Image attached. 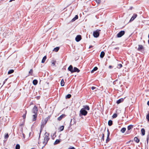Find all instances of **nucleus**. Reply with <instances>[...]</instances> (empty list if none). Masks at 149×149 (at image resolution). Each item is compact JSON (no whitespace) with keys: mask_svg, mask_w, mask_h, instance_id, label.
<instances>
[{"mask_svg":"<svg viewBox=\"0 0 149 149\" xmlns=\"http://www.w3.org/2000/svg\"><path fill=\"white\" fill-rule=\"evenodd\" d=\"M68 69V70L70 71L72 73L75 72H79V70L77 68L74 67L73 69L72 66H70Z\"/></svg>","mask_w":149,"mask_h":149,"instance_id":"nucleus-1","label":"nucleus"},{"mask_svg":"<svg viewBox=\"0 0 149 149\" xmlns=\"http://www.w3.org/2000/svg\"><path fill=\"white\" fill-rule=\"evenodd\" d=\"M47 123V120H46L45 119L44 120H42V122H41V123L40 125L41 129L40 130V133L39 134V137H40L42 129L43 128L44 125H45Z\"/></svg>","mask_w":149,"mask_h":149,"instance_id":"nucleus-2","label":"nucleus"},{"mask_svg":"<svg viewBox=\"0 0 149 149\" xmlns=\"http://www.w3.org/2000/svg\"><path fill=\"white\" fill-rule=\"evenodd\" d=\"M100 31V30H97L94 31L93 32V35L95 38H97L99 36V31Z\"/></svg>","mask_w":149,"mask_h":149,"instance_id":"nucleus-3","label":"nucleus"},{"mask_svg":"<svg viewBox=\"0 0 149 149\" xmlns=\"http://www.w3.org/2000/svg\"><path fill=\"white\" fill-rule=\"evenodd\" d=\"M48 134H47L46 133V135L44 139V141L43 142V143L44 145H45L47 144L48 141L49 139V138L48 137Z\"/></svg>","mask_w":149,"mask_h":149,"instance_id":"nucleus-4","label":"nucleus"},{"mask_svg":"<svg viewBox=\"0 0 149 149\" xmlns=\"http://www.w3.org/2000/svg\"><path fill=\"white\" fill-rule=\"evenodd\" d=\"M125 33V31H122L119 32L117 35V37L120 38Z\"/></svg>","mask_w":149,"mask_h":149,"instance_id":"nucleus-5","label":"nucleus"},{"mask_svg":"<svg viewBox=\"0 0 149 149\" xmlns=\"http://www.w3.org/2000/svg\"><path fill=\"white\" fill-rule=\"evenodd\" d=\"M80 114L82 115L86 116V115L87 113V112L84 109H81L80 111Z\"/></svg>","mask_w":149,"mask_h":149,"instance_id":"nucleus-6","label":"nucleus"},{"mask_svg":"<svg viewBox=\"0 0 149 149\" xmlns=\"http://www.w3.org/2000/svg\"><path fill=\"white\" fill-rule=\"evenodd\" d=\"M138 50L139 51L142 52L144 50L143 47V45H139Z\"/></svg>","mask_w":149,"mask_h":149,"instance_id":"nucleus-7","label":"nucleus"},{"mask_svg":"<svg viewBox=\"0 0 149 149\" xmlns=\"http://www.w3.org/2000/svg\"><path fill=\"white\" fill-rule=\"evenodd\" d=\"M38 111L37 107L36 106H35L32 110V112L35 114H37Z\"/></svg>","mask_w":149,"mask_h":149,"instance_id":"nucleus-8","label":"nucleus"},{"mask_svg":"<svg viewBox=\"0 0 149 149\" xmlns=\"http://www.w3.org/2000/svg\"><path fill=\"white\" fill-rule=\"evenodd\" d=\"M81 39V36L80 35H77L75 38V40L77 42H79Z\"/></svg>","mask_w":149,"mask_h":149,"instance_id":"nucleus-9","label":"nucleus"},{"mask_svg":"<svg viewBox=\"0 0 149 149\" xmlns=\"http://www.w3.org/2000/svg\"><path fill=\"white\" fill-rule=\"evenodd\" d=\"M137 16V15L136 14H133V16L131 17V19L130 20V22L133 21Z\"/></svg>","mask_w":149,"mask_h":149,"instance_id":"nucleus-10","label":"nucleus"},{"mask_svg":"<svg viewBox=\"0 0 149 149\" xmlns=\"http://www.w3.org/2000/svg\"><path fill=\"white\" fill-rule=\"evenodd\" d=\"M110 135V132L108 130H107V139H106V142L107 143L109 141V136Z\"/></svg>","mask_w":149,"mask_h":149,"instance_id":"nucleus-11","label":"nucleus"},{"mask_svg":"<svg viewBox=\"0 0 149 149\" xmlns=\"http://www.w3.org/2000/svg\"><path fill=\"white\" fill-rule=\"evenodd\" d=\"M65 116V115L64 114H62L61 116L60 117H58V118L57 119L58 120L60 121L61 120V119L63 118Z\"/></svg>","mask_w":149,"mask_h":149,"instance_id":"nucleus-12","label":"nucleus"},{"mask_svg":"<svg viewBox=\"0 0 149 149\" xmlns=\"http://www.w3.org/2000/svg\"><path fill=\"white\" fill-rule=\"evenodd\" d=\"M124 100V99L123 98H121L119 100H118L117 101V103L118 104H119L121 102H123Z\"/></svg>","mask_w":149,"mask_h":149,"instance_id":"nucleus-13","label":"nucleus"},{"mask_svg":"<svg viewBox=\"0 0 149 149\" xmlns=\"http://www.w3.org/2000/svg\"><path fill=\"white\" fill-rule=\"evenodd\" d=\"M78 16L77 15H76L75 17L73 18L71 20L72 22H73L74 21L78 19Z\"/></svg>","mask_w":149,"mask_h":149,"instance_id":"nucleus-14","label":"nucleus"},{"mask_svg":"<svg viewBox=\"0 0 149 149\" xmlns=\"http://www.w3.org/2000/svg\"><path fill=\"white\" fill-rule=\"evenodd\" d=\"M84 108L82 109H86L87 110H89V106L87 105L83 106Z\"/></svg>","mask_w":149,"mask_h":149,"instance_id":"nucleus-15","label":"nucleus"},{"mask_svg":"<svg viewBox=\"0 0 149 149\" xmlns=\"http://www.w3.org/2000/svg\"><path fill=\"white\" fill-rule=\"evenodd\" d=\"M37 115V114H35L33 115V120L35 121L36 120Z\"/></svg>","mask_w":149,"mask_h":149,"instance_id":"nucleus-16","label":"nucleus"},{"mask_svg":"<svg viewBox=\"0 0 149 149\" xmlns=\"http://www.w3.org/2000/svg\"><path fill=\"white\" fill-rule=\"evenodd\" d=\"M47 58V57L46 56H45L43 58L42 60V61H41V63H44L45 62V60H46Z\"/></svg>","mask_w":149,"mask_h":149,"instance_id":"nucleus-17","label":"nucleus"},{"mask_svg":"<svg viewBox=\"0 0 149 149\" xmlns=\"http://www.w3.org/2000/svg\"><path fill=\"white\" fill-rule=\"evenodd\" d=\"M105 53L103 51L100 54V57L101 58H103L104 56V55Z\"/></svg>","mask_w":149,"mask_h":149,"instance_id":"nucleus-18","label":"nucleus"},{"mask_svg":"<svg viewBox=\"0 0 149 149\" xmlns=\"http://www.w3.org/2000/svg\"><path fill=\"white\" fill-rule=\"evenodd\" d=\"M98 69V68H97V67H95L93 69V70H92L91 71V73H93L94 71H96V70H97Z\"/></svg>","mask_w":149,"mask_h":149,"instance_id":"nucleus-19","label":"nucleus"},{"mask_svg":"<svg viewBox=\"0 0 149 149\" xmlns=\"http://www.w3.org/2000/svg\"><path fill=\"white\" fill-rule=\"evenodd\" d=\"M38 81L36 79H34L33 81V83L34 85H36Z\"/></svg>","mask_w":149,"mask_h":149,"instance_id":"nucleus-20","label":"nucleus"},{"mask_svg":"<svg viewBox=\"0 0 149 149\" xmlns=\"http://www.w3.org/2000/svg\"><path fill=\"white\" fill-rule=\"evenodd\" d=\"M141 132L142 135L143 136L145 134V130L144 129L142 128L141 130Z\"/></svg>","mask_w":149,"mask_h":149,"instance_id":"nucleus-21","label":"nucleus"},{"mask_svg":"<svg viewBox=\"0 0 149 149\" xmlns=\"http://www.w3.org/2000/svg\"><path fill=\"white\" fill-rule=\"evenodd\" d=\"M65 82H64V80L63 79L61 80V86H63L64 85Z\"/></svg>","mask_w":149,"mask_h":149,"instance_id":"nucleus-22","label":"nucleus"},{"mask_svg":"<svg viewBox=\"0 0 149 149\" xmlns=\"http://www.w3.org/2000/svg\"><path fill=\"white\" fill-rule=\"evenodd\" d=\"M134 141L137 143H139V140L138 139L137 137H135L134 139Z\"/></svg>","mask_w":149,"mask_h":149,"instance_id":"nucleus-23","label":"nucleus"},{"mask_svg":"<svg viewBox=\"0 0 149 149\" xmlns=\"http://www.w3.org/2000/svg\"><path fill=\"white\" fill-rule=\"evenodd\" d=\"M64 128V126H61L59 128V130L60 131H63Z\"/></svg>","mask_w":149,"mask_h":149,"instance_id":"nucleus-24","label":"nucleus"},{"mask_svg":"<svg viewBox=\"0 0 149 149\" xmlns=\"http://www.w3.org/2000/svg\"><path fill=\"white\" fill-rule=\"evenodd\" d=\"M14 72V71L13 70H10L8 72V74H10L11 73H13Z\"/></svg>","mask_w":149,"mask_h":149,"instance_id":"nucleus-25","label":"nucleus"},{"mask_svg":"<svg viewBox=\"0 0 149 149\" xmlns=\"http://www.w3.org/2000/svg\"><path fill=\"white\" fill-rule=\"evenodd\" d=\"M59 47H57L54 49V51H55L56 52H57L59 50Z\"/></svg>","mask_w":149,"mask_h":149,"instance_id":"nucleus-26","label":"nucleus"},{"mask_svg":"<svg viewBox=\"0 0 149 149\" xmlns=\"http://www.w3.org/2000/svg\"><path fill=\"white\" fill-rule=\"evenodd\" d=\"M133 127V126L131 125L127 127V129L128 130H130L132 129Z\"/></svg>","mask_w":149,"mask_h":149,"instance_id":"nucleus-27","label":"nucleus"},{"mask_svg":"<svg viewBox=\"0 0 149 149\" xmlns=\"http://www.w3.org/2000/svg\"><path fill=\"white\" fill-rule=\"evenodd\" d=\"M108 125L109 126L111 125H112V121L111 120H109V121H108Z\"/></svg>","mask_w":149,"mask_h":149,"instance_id":"nucleus-28","label":"nucleus"},{"mask_svg":"<svg viewBox=\"0 0 149 149\" xmlns=\"http://www.w3.org/2000/svg\"><path fill=\"white\" fill-rule=\"evenodd\" d=\"M126 130V128L125 127L122 128L121 130V132L123 133H124Z\"/></svg>","mask_w":149,"mask_h":149,"instance_id":"nucleus-29","label":"nucleus"},{"mask_svg":"<svg viewBox=\"0 0 149 149\" xmlns=\"http://www.w3.org/2000/svg\"><path fill=\"white\" fill-rule=\"evenodd\" d=\"M60 142V141L58 139L56 140L55 142H54V144H56L59 143Z\"/></svg>","mask_w":149,"mask_h":149,"instance_id":"nucleus-30","label":"nucleus"},{"mask_svg":"<svg viewBox=\"0 0 149 149\" xmlns=\"http://www.w3.org/2000/svg\"><path fill=\"white\" fill-rule=\"evenodd\" d=\"M95 1L98 4H100L101 2L100 0H95Z\"/></svg>","mask_w":149,"mask_h":149,"instance_id":"nucleus-31","label":"nucleus"},{"mask_svg":"<svg viewBox=\"0 0 149 149\" xmlns=\"http://www.w3.org/2000/svg\"><path fill=\"white\" fill-rule=\"evenodd\" d=\"M20 146L19 144H17L16 145V147H15V149H19L20 148Z\"/></svg>","mask_w":149,"mask_h":149,"instance_id":"nucleus-32","label":"nucleus"},{"mask_svg":"<svg viewBox=\"0 0 149 149\" xmlns=\"http://www.w3.org/2000/svg\"><path fill=\"white\" fill-rule=\"evenodd\" d=\"M71 96V95L70 94H68L66 96V98H69Z\"/></svg>","mask_w":149,"mask_h":149,"instance_id":"nucleus-33","label":"nucleus"},{"mask_svg":"<svg viewBox=\"0 0 149 149\" xmlns=\"http://www.w3.org/2000/svg\"><path fill=\"white\" fill-rule=\"evenodd\" d=\"M56 61L55 60H52L51 62L52 64L54 65H55L56 64Z\"/></svg>","mask_w":149,"mask_h":149,"instance_id":"nucleus-34","label":"nucleus"},{"mask_svg":"<svg viewBox=\"0 0 149 149\" xmlns=\"http://www.w3.org/2000/svg\"><path fill=\"white\" fill-rule=\"evenodd\" d=\"M33 70L32 69H31L30 70V71H29V74H31V75H32V74L33 73Z\"/></svg>","mask_w":149,"mask_h":149,"instance_id":"nucleus-35","label":"nucleus"},{"mask_svg":"<svg viewBox=\"0 0 149 149\" xmlns=\"http://www.w3.org/2000/svg\"><path fill=\"white\" fill-rule=\"evenodd\" d=\"M117 114L116 113H115L113 115L112 117L113 118H116V117H117Z\"/></svg>","mask_w":149,"mask_h":149,"instance_id":"nucleus-36","label":"nucleus"},{"mask_svg":"<svg viewBox=\"0 0 149 149\" xmlns=\"http://www.w3.org/2000/svg\"><path fill=\"white\" fill-rule=\"evenodd\" d=\"M146 118L147 119L148 121H149V113H148L146 116Z\"/></svg>","mask_w":149,"mask_h":149,"instance_id":"nucleus-37","label":"nucleus"},{"mask_svg":"<svg viewBox=\"0 0 149 149\" xmlns=\"http://www.w3.org/2000/svg\"><path fill=\"white\" fill-rule=\"evenodd\" d=\"M8 134H6L5 136V139H7V138H8Z\"/></svg>","mask_w":149,"mask_h":149,"instance_id":"nucleus-38","label":"nucleus"},{"mask_svg":"<svg viewBox=\"0 0 149 149\" xmlns=\"http://www.w3.org/2000/svg\"><path fill=\"white\" fill-rule=\"evenodd\" d=\"M104 134H102V139L103 140V141H104Z\"/></svg>","mask_w":149,"mask_h":149,"instance_id":"nucleus-39","label":"nucleus"},{"mask_svg":"<svg viewBox=\"0 0 149 149\" xmlns=\"http://www.w3.org/2000/svg\"><path fill=\"white\" fill-rule=\"evenodd\" d=\"M95 88V87L94 86H93L91 87V89L92 90H94Z\"/></svg>","mask_w":149,"mask_h":149,"instance_id":"nucleus-40","label":"nucleus"},{"mask_svg":"<svg viewBox=\"0 0 149 149\" xmlns=\"http://www.w3.org/2000/svg\"><path fill=\"white\" fill-rule=\"evenodd\" d=\"M23 117L24 118H25L26 117V115L25 114H24L23 116Z\"/></svg>","mask_w":149,"mask_h":149,"instance_id":"nucleus-41","label":"nucleus"},{"mask_svg":"<svg viewBox=\"0 0 149 149\" xmlns=\"http://www.w3.org/2000/svg\"><path fill=\"white\" fill-rule=\"evenodd\" d=\"M119 67H117V68H120L121 67H122V65H121V66H118Z\"/></svg>","mask_w":149,"mask_h":149,"instance_id":"nucleus-42","label":"nucleus"},{"mask_svg":"<svg viewBox=\"0 0 149 149\" xmlns=\"http://www.w3.org/2000/svg\"><path fill=\"white\" fill-rule=\"evenodd\" d=\"M22 135H23V137L24 138H25V135L24 134H22Z\"/></svg>","mask_w":149,"mask_h":149,"instance_id":"nucleus-43","label":"nucleus"},{"mask_svg":"<svg viewBox=\"0 0 149 149\" xmlns=\"http://www.w3.org/2000/svg\"><path fill=\"white\" fill-rule=\"evenodd\" d=\"M69 149H75L73 147H72L71 148H69Z\"/></svg>","mask_w":149,"mask_h":149,"instance_id":"nucleus-44","label":"nucleus"},{"mask_svg":"<svg viewBox=\"0 0 149 149\" xmlns=\"http://www.w3.org/2000/svg\"><path fill=\"white\" fill-rule=\"evenodd\" d=\"M112 68V66H109V68H110H110Z\"/></svg>","mask_w":149,"mask_h":149,"instance_id":"nucleus-45","label":"nucleus"},{"mask_svg":"<svg viewBox=\"0 0 149 149\" xmlns=\"http://www.w3.org/2000/svg\"><path fill=\"white\" fill-rule=\"evenodd\" d=\"M15 0H10V1H9V2H12V1H15Z\"/></svg>","mask_w":149,"mask_h":149,"instance_id":"nucleus-46","label":"nucleus"},{"mask_svg":"<svg viewBox=\"0 0 149 149\" xmlns=\"http://www.w3.org/2000/svg\"><path fill=\"white\" fill-rule=\"evenodd\" d=\"M147 104L149 106V101H148V102H147Z\"/></svg>","mask_w":149,"mask_h":149,"instance_id":"nucleus-47","label":"nucleus"},{"mask_svg":"<svg viewBox=\"0 0 149 149\" xmlns=\"http://www.w3.org/2000/svg\"><path fill=\"white\" fill-rule=\"evenodd\" d=\"M130 141H128V142H127V143H127V144H128V143H129Z\"/></svg>","mask_w":149,"mask_h":149,"instance_id":"nucleus-48","label":"nucleus"},{"mask_svg":"<svg viewBox=\"0 0 149 149\" xmlns=\"http://www.w3.org/2000/svg\"><path fill=\"white\" fill-rule=\"evenodd\" d=\"M118 65H122L121 64H118Z\"/></svg>","mask_w":149,"mask_h":149,"instance_id":"nucleus-49","label":"nucleus"},{"mask_svg":"<svg viewBox=\"0 0 149 149\" xmlns=\"http://www.w3.org/2000/svg\"><path fill=\"white\" fill-rule=\"evenodd\" d=\"M31 134V132H30L29 134V136H30V135Z\"/></svg>","mask_w":149,"mask_h":149,"instance_id":"nucleus-50","label":"nucleus"},{"mask_svg":"<svg viewBox=\"0 0 149 149\" xmlns=\"http://www.w3.org/2000/svg\"><path fill=\"white\" fill-rule=\"evenodd\" d=\"M148 43L149 44V39H148Z\"/></svg>","mask_w":149,"mask_h":149,"instance_id":"nucleus-51","label":"nucleus"},{"mask_svg":"<svg viewBox=\"0 0 149 149\" xmlns=\"http://www.w3.org/2000/svg\"><path fill=\"white\" fill-rule=\"evenodd\" d=\"M148 38L149 39V34H148Z\"/></svg>","mask_w":149,"mask_h":149,"instance_id":"nucleus-52","label":"nucleus"},{"mask_svg":"<svg viewBox=\"0 0 149 149\" xmlns=\"http://www.w3.org/2000/svg\"><path fill=\"white\" fill-rule=\"evenodd\" d=\"M115 49H117V48H115Z\"/></svg>","mask_w":149,"mask_h":149,"instance_id":"nucleus-53","label":"nucleus"},{"mask_svg":"<svg viewBox=\"0 0 149 149\" xmlns=\"http://www.w3.org/2000/svg\"><path fill=\"white\" fill-rule=\"evenodd\" d=\"M147 141H148V138H147Z\"/></svg>","mask_w":149,"mask_h":149,"instance_id":"nucleus-54","label":"nucleus"}]
</instances>
